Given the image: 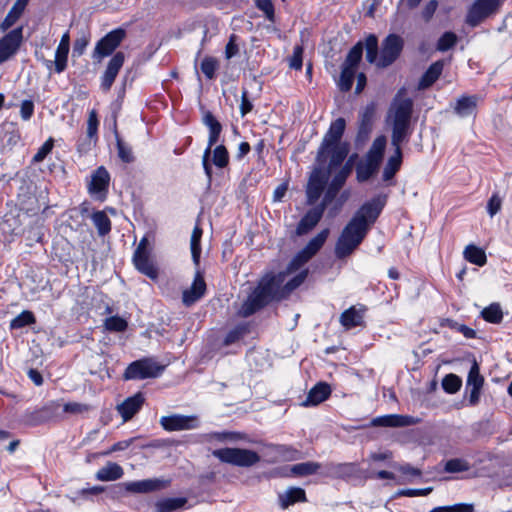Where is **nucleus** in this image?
I'll return each mask as SVG.
<instances>
[{"instance_id": "obj_31", "label": "nucleus", "mask_w": 512, "mask_h": 512, "mask_svg": "<svg viewBox=\"0 0 512 512\" xmlns=\"http://www.w3.org/2000/svg\"><path fill=\"white\" fill-rule=\"evenodd\" d=\"M123 474V469L118 464L110 462L97 471L96 479L99 481H113L119 479Z\"/></svg>"}, {"instance_id": "obj_23", "label": "nucleus", "mask_w": 512, "mask_h": 512, "mask_svg": "<svg viewBox=\"0 0 512 512\" xmlns=\"http://www.w3.org/2000/svg\"><path fill=\"white\" fill-rule=\"evenodd\" d=\"M323 207L316 206L310 209L300 220L296 232L298 235H304L312 230L323 216Z\"/></svg>"}, {"instance_id": "obj_29", "label": "nucleus", "mask_w": 512, "mask_h": 512, "mask_svg": "<svg viewBox=\"0 0 512 512\" xmlns=\"http://www.w3.org/2000/svg\"><path fill=\"white\" fill-rule=\"evenodd\" d=\"M444 64L445 62L443 60L434 62L422 76L419 82V88L426 89L432 86L442 74Z\"/></svg>"}, {"instance_id": "obj_60", "label": "nucleus", "mask_w": 512, "mask_h": 512, "mask_svg": "<svg viewBox=\"0 0 512 512\" xmlns=\"http://www.w3.org/2000/svg\"><path fill=\"white\" fill-rule=\"evenodd\" d=\"M340 189L329 184L328 189L323 197V200L319 207H323V210L335 199Z\"/></svg>"}, {"instance_id": "obj_26", "label": "nucleus", "mask_w": 512, "mask_h": 512, "mask_svg": "<svg viewBox=\"0 0 512 512\" xmlns=\"http://www.w3.org/2000/svg\"><path fill=\"white\" fill-rule=\"evenodd\" d=\"M477 95L462 96L457 99L454 112L460 117H468L476 112L477 104L479 101Z\"/></svg>"}, {"instance_id": "obj_40", "label": "nucleus", "mask_w": 512, "mask_h": 512, "mask_svg": "<svg viewBox=\"0 0 512 512\" xmlns=\"http://www.w3.org/2000/svg\"><path fill=\"white\" fill-rule=\"evenodd\" d=\"M92 221L100 235L107 234L111 229V222L103 211H97L92 214Z\"/></svg>"}, {"instance_id": "obj_49", "label": "nucleus", "mask_w": 512, "mask_h": 512, "mask_svg": "<svg viewBox=\"0 0 512 512\" xmlns=\"http://www.w3.org/2000/svg\"><path fill=\"white\" fill-rule=\"evenodd\" d=\"M320 468V464L316 462H304L296 464L292 467L291 471L300 476H306L314 474Z\"/></svg>"}, {"instance_id": "obj_18", "label": "nucleus", "mask_w": 512, "mask_h": 512, "mask_svg": "<svg viewBox=\"0 0 512 512\" xmlns=\"http://www.w3.org/2000/svg\"><path fill=\"white\" fill-rule=\"evenodd\" d=\"M125 61V55L122 52H118L108 62L106 70L101 77V88L104 91H109L119 70L122 68Z\"/></svg>"}, {"instance_id": "obj_53", "label": "nucleus", "mask_w": 512, "mask_h": 512, "mask_svg": "<svg viewBox=\"0 0 512 512\" xmlns=\"http://www.w3.org/2000/svg\"><path fill=\"white\" fill-rule=\"evenodd\" d=\"M97 142V140L88 138L87 135L84 134L78 138L76 149L80 154H87L97 145Z\"/></svg>"}, {"instance_id": "obj_14", "label": "nucleus", "mask_w": 512, "mask_h": 512, "mask_svg": "<svg viewBox=\"0 0 512 512\" xmlns=\"http://www.w3.org/2000/svg\"><path fill=\"white\" fill-rule=\"evenodd\" d=\"M327 180L328 176L322 169L316 168L313 170L306 187L307 203L309 205L314 204L320 198Z\"/></svg>"}, {"instance_id": "obj_19", "label": "nucleus", "mask_w": 512, "mask_h": 512, "mask_svg": "<svg viewBox=\"0 0 512 512\" xmlns=\"http://www.w3.org/2000/svg\"><path fill=\"white\" fill-rule=\"evenodd\" d=\"M205 291L206 283L204 277L202 273L197 270L192 285L190 288L183 291L182 301L184 305L191 306L204 296Z\"/></svg>"}, {"instance_id": "obj_8", "label": "nucleus", "mask_w": 512, "mask_h": 512, "mask_svg": "<svg viewBox=\"0 0 512 512\" xmlns=\"http://www.w3.org/2000/svg\"><path fill=\"white\" fill-rule=\"evenodd\" d=\"M126 32L124 29H115L103 38H101L95 45L92 52V60L95 64H99L104 58L110 56L124 39Z\"/></svg>"}, {"instance_id": "obj_11", "label": "nucleus", "mask_w": 512, "mask_h": 512, "mask_svg": "<svg viewBox=\"0 0 512 512\" xmlns=\"http://www.w3.org/2000/svg\"><path fill=\"white\" fill-rule=\"evenodd\" d=\"M164 366L152 358H144L130 363V379H146L158 377Z\"/></svg>"}, {"instance_id": "obj_22", "label": "nucleus", "mask_w": 512, "mask_h": 512, "mask_svg": "<svg viewBox=\"0 0 512 512\" xmlns=\"http://www.w3.org/2000/svg\"><path fill=\"white\" fill-rule=\"evenodd\" d=\"M366 308L363 305L352 306L345 310L340 316V323L349 330L357 326H362Z\"/></svg>"}, {"instance_id": "obj_32", "label": "nucleus", "mask_w": 512, "mask_h": 512, "mask_svg": "<svg viewBox=\"0 0 512 512\" xmlns=\"http://www.w3.org/2000/svg\"><path fill=\"white\" fill-rule=\"evenodd\" d=\"M349 152L348 145L346 143L334 144L327 151L326 154H331L329 169L340 165L347 157Z\"/></svg>"}, {"instance_id": "obj_13", "label": "nucleus", "mask_w": 512, "mask_h": 512, "mask_svg": "<svg viewBox=\"0 0 512 512\" xmlns=\"http://www.w3.org/2000/svg\"><path fill=\"white\" fill-rule=\"evenodd\" d=\"M23 39V29L18 27L0 40V64L11 58L19 49Z\"/></svg>"}, {"instance_id": "obj_55", "label": "nucleus", "mask_w": 512, "mask_h": 512, "mask_svg": "<svg viewBox=\"0 0 512 512\" xmlns=\"http://www.w3.org/2000/svg\"><path fill=\"white\" fill-rule=\"evenodd\" d=\"M259 10L264 12L266 18L270 21L274 18V6L271 0H255Z\"/></svg>"}, {"instance_id": "obj_36", "label": "nucleus", "mask_w": 512, "mask_h": 512, "mask_svg": "<svg viewBox=\"0 0 512 512\" xmlns=\"http://www.w3.org/2000/svg\"><path fill=\"white\" fill-rule=\"evenodd\" d=\"M202 229L199 225H196L192 231L190 247L191 254L194 264L198 267L200 263L201 246L200 241L202 237Z\"/></svg>"}, {"instance_id": "obj_45", "label": "nucleus", "mask_w": 512, "mask_h": 512, "mask_svg": "<svg viewBox=\"0 0 512 512\" xmlns=\"http://www.w3.org/2000/svg\"><path fill=\"white\" fill-rule=\"evenodd\" d=\"M470 469L468 461L461 458L450 459L446 462L444 470L447 473H459L465 472Z\"/></svg>"}, {"instance_id": "obj_3", "label": "nucleus", "mask_w": 512, "mask_h": 512, "mask_svg": "<svg viewBox=\"0 0 512 512\" xmlns=\"http://www.w3.org/2000/svg\"><path fill=\"white\" fill-rule=\"evenodd\" d=\"M413 112V101L400 90L394 97L389 111L388 120L392 124L391 144L397 145L407 141L410 135V121Z\"/></svg>"}, {"instance_id": "obj_20", "label": "nucleus", "mask_w": 512, "mask_h": 512, "mask_svg": "<svg viewBox=\"0 0 512 512\" xmlns=\"http://www.w3.org/2000/svg\"><path fill=\"white\" fill-rule=\"evenodd\" d=\"M418 418L408 415L390 414L385 416L376 417L372 420L373 426L382 427H406L419 423Z\"/></svg>"}, {"instance_id": "obj_33", "label": "nucleus", "mask_w": 512, "mask_h": 512, "mask_svg": "<svg viewBox=\"0 0 512 512\" xmlns=\"http://www.w3.org/2000/svg\"><path fill=\"white\" fill-rule=\"evenodd\" d=\"M187 503L184 497L165 498L155 503L156 512H172L182 508Z\"/></svg>"}, {"instance_id": "obj_59", "label": "nucleus", "mask_w": 512, "mask_h": 512, "mask_svg": "<svg viewBox=\"0 0 512 512\" xmlns=\"http://www.w3.org/2000/svg\"><path fill=\"white\" fill-rule=\"evenodd\" d=\"M433 491L432 487H427L424 489H403L398 491L397 495L399 496H407V497H417V496H426Z\"/></svg>"}, {"instance_id": "obj_44", "label": "nucleus", "mask_w": 512, "mask_h": 512, "mask_svg": "<svg viewBox=\"0 0 512 512\" xmlns=\"http://www.w3.org/2000/svg\"><path fill=\"white\" fill-rule=\"evenodd\" d=\"M212 160L218 168H225L229 163V153L224 145H218L213 150Z\"/></svg>"}, {"instance_id": "obj_35", "label": "nucleus", "mask_w": 512, "mask_h": 512, "mask_svg": "<svg viewBox=\"0 0 512 512\" xmlns=\"http://www.w3.org/2000/svg\"><path fill=\"white\" fill-rule=\"evenodd\" d=\"M376 112V105L375 103L368 104L363 112L360 115V126H359V133L360 134H366L370 132L372 127V122L375 116Z\"/></svg>"}, {"instance_id": "obj_21", "label": "nucleus", "mask_w": 512, "mask_h": 512, "mask_svg": "<svg viewBox=\"0 0 512 512\" xmlns=\"http://www.w3.org/2000/svg\"><path fill=\"white\" fill-rule=\"evenodd\" d=\"M169 479L153 478L130 482V492L148 493L166 489L170 486Z\"/></svg>"}, {"instance_id": "obj_38", "label": "nucleus", "mask_w": 512, "mask_h": 512, "mask_svg": "<svg viewBox=\"0 0 512 512\" xmlns=\"http://www.w3.org/2000/svg\"><path fill=\"white\" fill-rule=\"evenodd\" d=\"M358 473L359 467L356 463H339L331 468V474L340 478L352 477Z\"/></svg>"}, {"instance_id": "obj_46", "label": "nucleus", "mask_w": 512, "mask_h": 512, "mask_svg": "<svg viewBox=\"0 0 512 512\" xmlns=\"http://www.w3.org/2000/svg\"><path fill=\"white\" fill-rule=\"evenodd\" d=\"M461 385L462 380L455 374H448L442 380V387L449 394H454L459 391Z\"/></svg>"}, {"instance_id": "obj_42", "label": "nucleus", "mask_w": 512, "mask_h": 512, "mask_svg": "<svg viewBox=\"0 0 512 512\" xmlns=\"http://www.w3.org/2000/svg\"><path fill=\"white\" fill-rule=\"evenodd\" d=\"M99 119L95 109H92L87 118L85 135L98 141Z\"/></svg>"}, {"instance_id": "obj_54", "label": "nucleus", "mask_w": 512, "mask_h": 512, "mask_svg": "<svg viewBox=\"0 0 512 512\" xmlns=\"http://www.w3.org/2000/svg\"><path fill=\"white\" fill-rule=\"evenodd\" d=\"M54 146V141L52 138L46 140L43 145L38 149L37 153L33 157V162L39 163L42 162L45 157L52 151Z\"/></svg>"}, {"instance_id": "obj_27", "label": "nucleus", "mask_w": 512, "mask_h": 512, "mask_svg": "<svg viewBox=\"0 0 512 512\" xmlns=\"http://www.w3.org/2000/svg\"><path fill=\"white\" fill-rule=\"evenodd\" d=\"M203 123L209 129V138H208V146L212 150V147L218 142L220 134L222 132V125L220 122L214 117V115L207 111L203 116Z\"/></svg>"}, {"instance_id": "obj_58", "label": "nucleus", "mask_w": 512, "mask_h": 512, "mask_svg": "<svg viewBox=\"0 0 512 512\" xmlns=\"http://www.w3.org/2000/svg\"><path fill=\"white\" fill-rule=\"evenodd\" d=\"M502 206V199L499 197L498 194H493L491 198L488 201L487 204V211L491 217L496 215Z\"/></svg>"}, {"instance_id": "obj_50", "label": "nucleus", "mask_w": 512, "mask_h": 512, "mask_svg": "<svg viewBox=\"0 0 512 512\" xmlns=\"http://www.w3.org/2000/svg\"><path fill=\"white\" fill-rule=\"evenodd\" d=\"M457 35L453 32H445L438 40L436 48L438 51L445 52L457 43Z\"/></svg>"}, {"instance_id": "obj_17", "label": "nucleus", "mask_w": 512, "mask_h": 512, "mask_svg": "<svg viewBox=\"0 0 512 512\" xmlns=\"http://www.w3.org/2000/svg\"><path fill=\"white\" fill-rule=\"evenodd\" d=\"M125 61V55L122 52H118L108 62L106 70L101 77V88L104 91H109L119 70L122 68Z\"/></svg>"}, {"instance_id": "obj_41", "label": "nucleus", "mask_w": 512, "mask_h": 512, "mask_svg": "<svg viewBox=\"0 0 512 512\" xmlns=\"http://www.w3.org/2000/svg\"><path fill=\"white\" fill-rule=\"evenodd\" d=\"M36 322L35 316L31 311L24 310L10 322V329H20Z\"/></svg>"}, {"instance_id": "obj_34", "label": "nucleus", "mask_w": 512, "mask_h": 512, "mask_svg": "<svg viewBox=\"0 0 512 512\" xmlns=\"http://www.w3.org/2000/svg\"><path fill=\"white\" fill-rule=\"evenodd\" d=\"M463 256L467 261L478 266L485 265L487 261L484 250L473 244L465 247Z\"/></svg>"}, {"instance_id": "obj_1", "label": "nucleus", "mask_w": 512, "mask_h": 512, "mask_svg": "<svg viewBox=\"0 0 512 512\" xmlns=\"http://www.w3.org/2000/svg\"><path fill=\"white\" fill-rule=\"evenodd\" d=\"M328 235L329 229H324L313 237L291 260L286 271L264 274L258 281L255 289L242 304L240 314L243 317H248L269 303L286 298L283 290L286 276L308 262L324 245Z\"/></svg>"}, {"instance_id": "obj_37", "label": "nucleus", "mask_w": 512, "mask_h": 512, "mask_svg": "<svg viewBox=\"0 0 512 512\" xmlns=\"http://www.w3.org/2000/svg\"><path fill=\"white\" fill-rule=\"evenodd\" d=\"M202 229L199 225H196L192 231L190 247L191 254L194 264L198 267L200 263L201 246L200 241L202 237Z\"/></svg>"}, {"instance_id": "obj_12", "label": "nucleus", "mask_w": 512, "mask_h": 512, "mask_svg": "<svg viewBox=\"0 0 512 512\" xmlns=\"http://www.w3.org/2000/svg\"><path fill=\"white\" fill-rule=\"evenodd\" d=\"M345 120L344 118H337L330 125V128L326 135L323 138L321 146L319 148L317 154V160L319 162H324L326 159V151L334 144H340L339 141L345 130Z\"/></svg>"}, {"instance_id": "obj_43", "label": "nucleus", "mask_w": 512, "mask_h": 512, "mask_svg": "<svg viewBox=\"0 0 512 512\" xmlns=\"http://www.w3.org/2000/svg\"><path fill=\"white\" fill-rule=\"evenodd\" d=\"M378 171L377 167L365 161H361L356 166V175L359 182L367 181L372 175Z\"/></svg>"}, {"instance_id": "obj_2", "label": "nucleus", "mask_w": 512, "mask_h": 512, "mask_svg": "<svg viewBox=\"0 0 512 512\" xmlns=\"http://www.w3.org/2000/svg\"><path fill=\"white\" fill-rule=\"evenodd\" d=\"M386 203V196H377L363 204L343 229L335 246L337 258L349 256L363 241Z\"/></svg>"}, {"instance_id": "obj_5", "label": "nucleus", "mask_w": 512, "mask_h": 512, "mask_svg": "<svg viewBox=\"0 0 512 512\" xmlns=\"http://www.w3.org/2000/svg\"><path fill=\"white\" fill-rule=\"evenodd\" d=\"M133 263L140 273L152 280L157 279L158 268L152 256V244L148 236L140 240L133 255Z\"/></svg>"}, {"instance_id": "obj_63", "label": "nucleus", "mask_w": 512, "mask_h": 512, "mask_svg": "<svg viewBox=\"0 0 512 512\" xmlns=\"http://www.w3.org/2000/svg\"><path fill=\"white\" fill-rule=\"evenodd\" d=\"M34 112V105L32 101L25 100L21 104L20 114L23 120H29Z\"/></svg>"}, {"instance_id": "obj_62", "label": "nucleus", "mask_w": 512, "mask_h": 512, "mask_svg": "<svg viewBox=\"0 0 512 512\" xmlns=\"http://www.w3.org/2000/svg\"><path fill=\"white\" fill-rule=\"evenodd\" d=\"M438 7V2L436 0H431L428 2L422 10V17L427 22L434 15L436 9Z\"/></svg>"}, {"instance_id": "obj_57", "label": "nucleus", "mask_w": 512, "mask_h": 512, "mask_svg": "<svg viewBox=\"0 0 512 512\" xmlns=\"http://www.w3.org/2000/svg\"><path fill=\"white\" fill-rule=\"evenodd\" d=\"M144 401L145 398L141 392L136 393L134 396L130 397V419L140 410Z\"/></svg>"}, {"instance_id": "obj_10", "label": "nucleus", "mask_w": 512, "mask_h": 512, "mask_svg": "<svg viewBox=\"0 0 512 512\" xmlns=\"http://www.w3.org/2000/svg\"><path fill=\"white\" fill-rule=\"evenodd\" d=\"M109 185V172L104 166H99L87 180V191L93 198L104 201L108 194Z\"/></svg>"}, {"instance_id": "obj_24", "label": "nucleus", "mask_w": 512, "mask_h": 512, "mask_svg": "<svg viewBox=\"0 0 512 512\" xmlns=\"http://www.w3.org/2000/svg\"><path fill=\"white\" fill-rule=\"evenodd\" d=\"M331 394V388L327 383L316 384L307 394L306 399L301 403L304 407L316 406L325 401Z\"/></svg>"}, {"instance_id": "obj_39", "label": "nucleus", "mask_w": 512, "mask_h": 512, "mask_svg": "<svg viewBox=\"0 0 512 512\" xmlns=\"http://www.w3.org/2000/svg\"><path fill=\"white\" fill-rule=\"evenodd\" d=\"M482 317L490 323L498 324L503 319V312L498 303H492L481 311Z\"/></svg>"}, {"instance_id": "obj_48", "label": "nucleus", "mask_w": 512, "mask_h": 512, "mask_svg": "<svg viewBox=\"0 0 512 512\" xmlns=\"http://www.w3.org/2000/svg\"><path fill=\"white\" fill-rule=\"evenodd\" d=\"M104 327L110 332H121L127 327V322L124 318L119 316H111L105 319Z\"/></svg>"}, {"instance_id": "obj_61", "label": "nucleus", "mask_w": 512, "mask_h": 512, "mask_svg": "<svg viewBox=\"0 0 512 512\" xmlns=\"http://www.w3.org/2000/svg\"><path fill=\"white\" fill-rule=\"evenodd\" d=\"M386 142L387 141H386L385 136L377 137L373 141L372 146L370 147L369 151L374 153V154H378V155L383 156L384 150H385V147H386Z\"/></svg>"}, {"instance_id": "obj_16", "label": "nucleus", "mask_w": 512, "mask_h": 512, "mask_svg": "<svg viewBox=\"0 0 512 512\" xmlns=\"http://www.w3.org/2000/svg\"><path fill=\"white\" fill-rule=\"evenodd\" d=\"M484 385V377L480 374V368L476 360L473 361L467 377V387H471L469 403L474 406L479 402L481 390Z\"/></svg>"}, {"instance_id": "obj_7", "label": "nucleus", "mask_w": 512, "mask_h": 512, "mask_svg": "<svg viewBox=\"0 0 512 512\" xmlns=\"http://www.w3.org/2000/svg\"><path fill=\"white\" fill-rule=\"evenodd\" d=\"M363 44L358 42L348 52L342 64V70L338 81L341 91L347 92L352 88L358 64L362 58Z\"/></svg>"}, {"instance_id": "obj_15", "label": "nucleus", "mask_w": 512, "mask_h": 512, "mask_svg": "<svg viewBox=\"0 0 512 512\" xmlns=\"http://www.w3.org/2000/svg\"><path fill=\"white\" fill-rule=\"evenodd\" d=\"M160 424L166 431H180L196 428L198 420L196 416L173 414L161 417Z\"/></svg>"}, {"instance_id": "obj_30", "label": "nucleus", "mask_w": 512, "mask_h": 512, "mask_svg": "<svg viewBox=\"0 0 512 512\" xmlns=\"http://www.w3.org/2000/svg\"><path fill=\"white\" fill-rule=\"evenodd\" d=\"M306 494L302 488L292 487L285 491L283 494L279 495L280 506L283 509L288 508L290 505H293L296 502H305Z\"/></svg>"}, {"instance_id": "obj_28", "label": "nucleus", "mask_w": 512, "mask_h": 512, "mask_svg": "<svg viewBox=\"0 0 512 512\" xmlns=\"http://www.w3.org/2000/svg\"><path fill=\"white\" fill-rule=\"evenodd\" d=\"M69 49V47L58 44L55 51V59L53 61L45 60L44 63L46 68L51 70L52 67H54L55 72H63L67 67Z\"/></svg>"}, {"instance_id": "obj_25", "label": "nucleus", "mask_w": 512, "mask_h": 512, "mask_svg": "<svg viewBox=\"0 0 512 512\" xmlns=\"http://www.w3.org/2000/svg\"><path fill=\"white\" fill-rule=\"evenodd\" d=\"M395 148L394 154L389 157L387 163L385 164L382 179L383 181L390 183V181L394 178L395 174L399 171L402 164V151L401 144L393 145Z\"/></svg>"}, {"instance_id": "obj_4", "label": "nucleus", "mask_w": 512, "mask_h": 512, "mask_svg": "<svg viewBox=\"0 0 512 512\" xmlns=\"http://www.w3.org/2000/svg\"><path fill=\"white\" fill-rule=\"evenodd\" d=\"M403 45L404 41L399 35L390 34L383 40L378 57V39L371 34L365 40L366 60L380 68L388 67L399 57Z\"/></svg>"}, {"instance_id": "obj_9", "label": "nucleus", "mask_w": 512, "mask_h": 512, "mask_svg": "<svg viewBox=\"0 0 512 512\" xmlns=\"http://www.w3.org/2000/svg\"><path fill=\"white\" fill-rule=\"evenodd\" d=\"M502 0H476L468 10L466 23L472 27L479 25L486 18L495 14Z\"/></svg>"}, {"instance_id": "obj_64", "label": "nucleus", "mask_w": 512, "mask_h": 512, "mask_svg": "<svg viewBox=\"0 0 512 512\" xmlns=\"http://www.w3.org/2000/svg\"><path fill=\"white\" fill-rule=\"evenodd\" d=\"M235 41H236V35H231L229 38V42L227 43L226 49H225V55H226L227 59L232 58L239 51L238 46Z\"/></svg>"}, {"instance_id": "obj_52", "label": "nucleus", "mask_w": 512, "mask_h": 512, "mask_svg": "<svg viewBox=\"0 0 512 512\" xmlns=\"http://www.w3.org/2000/svg\"><path fill=\"white\" fill-rule=\"evenodd\" d=\"M304 49L301 45H296L293 54L288 58V65L291 69L301 70L303 63Z\"/></svg>"}, {"instance_id": "obj_51", "label": "nucleus", "mask_w": 512, "mask_h": 512, "mask_svg": "<svg viewBox=\"0 0 512 512\" xmlns=\"http://www.w3.org/2000/svg\"><path fill=\"white\" fill-rule=\"evenodd\" d=\"M307 275H308V271L303 270L299 274H297L294 278H292L291 280L286 282L285 284L283 283V290L285 292V296L286 297L289 296L293 290H295L297 287H299L304 282Z\"/></svg>"}, {"instance_id": "obj_6", "label": "nucleus", "mask_w": 512, "mask_h": 512, "mask_svg": "<svg viewBox=\"0 0 512 512\" xmlns=\"http://www.w3.org/2000/svg\"><path fill=\"white\" fill-rule=\"evenodd\" d=\"M221 462L240 467H250L260 461V456L252 450L241 448H222L212 452Z\"/></svg>"}, {"instance_id": "obj_56", "label": "nucleus", "mask_w": 512, "mask_h": 512, "mask_svg": "<svg viewBox=\"0 0 512 512\" xmlns=\"http://www.w3.org/2000/svg\"><path fill=\"white\" fill-rule=\"evenodd\" d=\"M63 410L69 414H83L89 410V406L83 403L69 402L64 404Z\"/></svg>"}, {"instance_id": "obj_47", "label": "nucleus", "mask_w": 512, "mask_h": 512, "mask_svg": "<svg viewBox=\"0 0 512 512\" xmlns=\"http://www.w3.org/2000/svg\"><path fill=\"white\" fill-rule=\"evenodd\" d=\"M201 71L208 79H213L219 68V62L216 58L206 56L201 62Z\"/></svg>"}]
</instances>
